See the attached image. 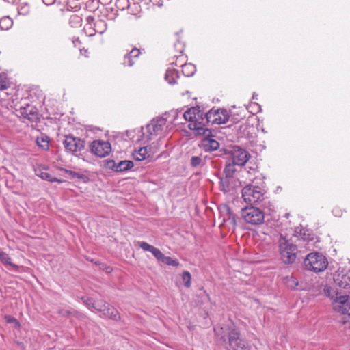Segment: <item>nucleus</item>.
<instances>
[{
	"label": "nucleus",
	"mask_w": 350,
	"mask_h": 350,
	"mask_svg": "<svg viewBox=\"0 0 350 350\" xmlns=\"http://www.w3.org/2000/svg\"><path fill=\"white\" fill-rule=\"evenodd\" d=\"M134 166L133 162L129 160L120 161L117 164V172H124L130 170Z\"/></svg>",
	"instance_id": "obj_25"
},
{
	"label": "nucleus",
	"mask_w": 350,
	"mask_h": 350,
	"mask_svg": "<svg viewBox=\"0 0 350 350\" xmlns=\"http://www.w3.org/2000/svg\"><path fill=\"white\" fill-rule=\"evenodd\" d=\"M107 28V25L105 21L103 19L95 21L93 16H89L86 18L83 29L88 36H92L96 33L103 34Z\"/></svg>",
	"instance_id": "obj_9"
},
{
	"label": "nucleus",
	"mask_w": 350,
	"mask_h": 350,
	"mask_svg": "<svg viewBox=\"0 0 350 350\" xmlns=\"http://www.w3.org/2000/svg\"><path fill=\"white\" fill-rule=\"evenodd\" d=\"M90 151L98 157H105L111 152V144L103 140H94L90 146Z\"/></svg>",
	"instance_id": "obj_12"
},
{
	"label": "nucleus",
	"mask_w": 350,
	"mask_h": 350,
	"mask_svg": "<svg viewBox=\"0 0 350 350\" xmlns=\"http://www.w3.org/2000/svg\"><path fill=\"white\" fill-rule=\"evenodd\" d=\"M332 213L333 214L336 216V217H340L341 216L342 213H341V211L338 209V208H334L332 210Z\"/></svg>",
	"instance_id": "obj_49"
},
{
	"label": "nucleus",
	"mask_w": 350,
	"mask_h": 350,
	"mask_svg": "<svg viewBox=\"0 0 350 350\" xmlns=\"http://www.w3.org/2000/svg\"><path fill=\"white\" fill-rule=\"evenodd\" d=\"M278 248L281 260L286 265L294 263L297 258V245L286 239L282 234L278 239Z\"/></svg>",
	"instance_id": "obj_5"
},
{
	"label": "nucleus",
	"mask_w": 350,
	"mask_h": 350,
	"mask_svg": "<svg viewBox=\"0 0 350 350\" xmlns=\"http://www.w3.org/2000/svg\"><path fill=\"white\" fill-rule=\"evenodd\" d=\"M58 314L62 317H71V316H73V317H75L77 318H79L81 314L77 312V311H75V310L73 309H66V308H61V309H59L58 310Z\"/></svg>",
	"instance_id": "obj_29"
},
{
	"label": "nucleus",
	"mask_w": 350,
	"mask_h": 350,
	"mask_svg": "<svg viewBox=\"0 0 350 350\" xmlns=\"http://www.w3.org/2000/svg\"><path fill=\"white\" fill-rule=\"evenodd\" d=\"M139 245L143 250L151 252L157 260L160 262L162 261V259L165 255L161 252V251L159 249L154 247L153 245H150L149 243L145 241L139 242Z\"/></svg>",
	"instance_id": "obj_20"
},
{
	"label": "nucleus",
	"mask_w": 350,
	"mask_h": 350,
	"mask_svg": "<svg viewBox=\"0 0 350 350\" xmlns=\"http://www.w3.org/2000/svg\"><path fill=\"white\" fill-rule=\"evenodd\" d=\"M4 1H7L8 3H15L18 1V0H4Z\"/></svg>",
	"instance_id": "obj_52"
},
{
	"label": "nucleus",
	"mask_w": 350,
	"mask_h": 350,
	"mask_svg": "<svg viewBox=\"0 0 350 350\" xmlns=\"http://www.w3.org/2000/svg\"><path fill=\"white\" fill-rule=\"evenodd\" d=\"M334 281L336 286L341 288H347L350 287V272L345 273L341 272L336 274Z\"/></svg>",
	"instance_id": "obj_19"
},
{
	"label": "nucleus",
	"mask_w": 350,
	"mask_h": 350,
	"mask_svg": "<svg viewBox=\"0 0 350 350\" xmlns=\"http://www.w3.org/2000/svg\"><path fill=\"white\" fill-rule=\"evenodd\" d=\"M182 279L184 282V285L186 288H189L191 285V275L188 271H185L183 273Z\"/></svg>",
	"instance_id": "obj_39"
},
{
	"label": "nucleus",
	"mask_w": 350,
	"mask_h": 350,
	"mask_svg": "<svg viewBox=\"0 0 350 350\" xmlns=\"http://www.w3.org/2000/svg\"><path fill=\"white\" fill-rule=\"evenodd\" d=\"M107 305H108V304H107L105 301H94V303L92 304V309H94L98 312H100L103 314Z\"/></svg>",
	"instance_id": "obj_35"
},
{
	"label": "nucleus",
	"mask_w": 350,
	"mask_h": 350,
	"mask_svg": "<svg viewBox=\"0 0 350 350\" xmlns=\"http://www.w3.org/2000/svg\"><path fill=\"white\" fill-rule=\"evenodd\" d=\"M82 18L77 14H72L69 18V23L72 27H78L81 25Z\"/></svg>",
	"instance_id": "obj_34"
},
{
	"label": "nucleus",
	"mask_w": 350,
	"mask_h": 350,
	"mask_svg": "<svg viewBox=\"0 0 350 350\" xmlns=\"http://www.w3.org/2000/svg\"><path fill=\"white\" fill-rule=\"evenodd\" d=\"M235 165H237L236 163H234L230 159L226 163L224 173L225 174V177H233V175L236 171Z\"/></svg>",
	"instance_id": "obj_26"
},
{
	"label": "nucleus",
	"mask_w": 350,
	"mask_h": 350,
	"mask_svg": "<svg viewBox=\"0 0 350 350\" xmlns=\"http://www.w3.org/2000/svg\"><path fill=\"white\" fill-rule=\"evenodd\" d=\"M111 271V267H107V272H110Z\"/></svg>",
	"instance_id": "obj_53"
},
{
	"label": "nucleus",
	"mask_w": 350,
	"mask_h": 350,
	"mask_svg": "<svg viewBox=\"0 0 350 350\" xmlns=\"http://www.w3.org/2000/svg\"><path fill=\"white\" fill-rule=\"evenodd\" d=\"M50 137L46 134L41 133L37 137L36 144L42 150L47 151L49 149Z\"/></svg>",
	"instance_id": "obj_22"
},
{
	"label": "nucleus",
	"mask_w": 350,
	"mask_h": 350,
	"mask_svg": "<svg viewBox=\"0 0 350 350\" xmlns=\"http://www.w3.org/2000/svg\"><path fill=\"white\" fill-rule=\"evenodd\" d=\"M179 114L183 116L181 110L180 111H178V110H172V111H171L168 113V115L172 117V118L169 120V122H172L174 121H176L178 119V118L179 116Z\"/></svg>",
	"instance_id": "obj_42"
},
{
	"label": "nucleus",
	"mask_w": 350,
	"mask_h": 350,
	"mask_svg": "<svg viewBox=\"0 0 350 350\" xmlns=\"http://www.w3.org/2000/svg\"><path fill=\"white\" fill-rule=\"evenodd\" d=\"M36 174L38 176L40 177L42 179L44 180H47L51 183L57 182L59 183H62L64 182V180L52 176L51 174H49L46 171L43 170L40 168L36 170Z\"/></svg>",
	"instance_id": "obj_21"
},
{
	"label": "nucleus",
	"mask_w": 350,
	"mask_h": 350,
	"mask_svg": "<svg viewBox=\"0 0 350 350\" xmlns=\"http://www.w3.org/2000/svg\"><path fill=\"white\" fill-rule=\"evenodd\" d=\"M10 87V82L5 73L0 72V90H6Z\"/></svg>",
	"instance_id": "obj_36"
},
{
	"label": "nucleus",
	"mask_w": 350,
	"mask_h": 350,
	"mask_svg": "<svg viewBox=\"0 0 350 350\" xmlns=\"http://www.w3.org/2000/svg\"><path fill=\"white\" fill-rule=\"evenodd\" d=\"M12 25L13 21L9 16H4L0 19V29L1 30H8Z\"/></svg>",
	"instance_id": "obj_32"
},
{
	"label": "nucleus",
	"mask_w": 350,
	"mask_h": 350,
	"mask_svg": "<svg viewBox=\"0 0 350 350\" xmlns=\"http://www.w3.org/2000/svg\"><path fill=\"white\" fill-rule=\"evenodd\" d=\"M5 319L6 321V322L8 323H14L16 325H18V322L17 319L10 315H5Z\"/></svg>",
	"instance_id": "obj_47"
},
{
	"label": "nucleus",
	"mask_w": 350,
	"mask_h": 350,
	"mask_svg": "<svg viewBox=\"0 0 350 350\" xmlns=\"http://www.w3.org/2000/svg\"><path fill=\"white\" fill-rule=\"evenodd\" d=\"M241 216L245 222L252 225L261 224L265 219L264 212L254 206L243 208L241 210Z\"/></svg>",
	"instance_id": "obj_8"
},
{
	"label": "nucleus",
	"mask_w": 350,
	"mask_h": 350,
	"mask_svg": "<svg viewBox=\"0 0 350 350\" xmlns=\"http://www.w3.org/2000/svg\"><path fill=\"white\" fill-rule=\"evenodd\" d=\"M205 126L206 124H225L229 119V114L226 109H211L208 112L204 113Z\"/></svg>",
	"instance_id": "obj_11"
},
{
	"label": "nucleus",
	"mask_w": 350,
	"mask_h": 350,
	"mask_svg": "<svg viewBox=\"0 0 350 350\" xmlns=\"http://www.w3.org/2000/svg\"><path fill=\"white\" fill-rule=\"evenodd\" d=\"M333 308L337 312L350 316V296H336V299L333 301Z\"/></svg>",
	"instance_id": "obj_15"
},
{
	"label": "nucleus",
	"mask_w": 350,
	"mask_h": 350,
	"mask_svg": "<svg viewBox=\"0 0 350 350\" xmlns=\"http://www.w3.org/2000/svg\"><path fill=\"white\" fill-rule=\"evenodd\" d=\"M241 183L234 177H224L220 180V187L222 191L229 193L239 187Z\"/></svg>",
	"instance_id": "obj_18"
},
{
	"label": "nucleus",
	"mask_w": 350,
	"mask_h": 350,
	"mask_svg": "<svg viewBox=\"0 0 350 350\" xmlns=\"http://www.w3.org/2000/svg\"><path fill=\"white\" fill-rule=\"evenodd\" d=\"M167 118L158 117L153 118L146 126L142 127V139L144 142H148L159 135H163L167 128Z\"/></svg>",
	"instance_id": "obj_4"
},
{
	"label": "nucleus",
	"mask_w": 350,
	"mask_h": 350,
	"mask_svg": "<svg viewBox=\"0 0 350 350\" xmlns=\"http://www.w3.org/2000/svg\"><path fill=\"white\" fill-rule=\"evenodd\" d=\"M140 51L137 49H133L129 53L126 54L127 56H129V59L132 62H135V59L137 58L140 55Z\"/></svg>",
	"instance_id": "obj_40"
},
{
	"label": "nucleus",
	"mask_w": 350,
	"mask_h": 350,
	"mask_svg": "<svg viewBox=\"0 0 350 350\" xmlns=\"http://www.w3.org/2000/svg\"><path fill=\"white\" fill-rule=\"evenodd\" d=\"M250 158V153L238 146H234L230 152V160L237 165L243 166Z\"/></svg>",
	"instance_id": "obj_14"
},
{
	"label": "nucleus",
	"mask_w": 350,
	"mask_h": 350,
	"mask_svg": "<svg viewBox=\"0 0 350 350\" xmlns=\"http://www.w3.org/2000/svg\"><path fill=\"white\" fill-rule=\"evenodd\" d=\"M323 294L330 298V299L334 301L336 299V296H339L338 292L335 290L334 288H332L328 285H325L323 288Z\"/></svg>",
	"instance_id": "obj_31"
},
{
	"label": "nucleus",
	"mask_w": 350,
	"mask_h": 350,
	"mask_svg": "<svg viewBox=\"0 0 350 350\" xmlns=\"http://www.w3.org/2000/svg\"><path fill=\"white\" fill-rule=\"evenodd\" d=\"M85 141L72 135H67L63 142V145L68 152L75 154L81 152L85 148Z\"/></svg>",
	"instance_id": "obj_13"
},
{
	"label": "nucleus",
	"mask_w": 350,
	"mask_h": 350,
	"mask_svg": "<svg viewBox=\"0 0 350 350\" xmlns=\"http://www.w3.org/2000/svg\"><path fill=\"white\" fill-rule=\"evenodd\" d=\"M206 130H207V131H206V134H203L204 138L201 141V147L205 152L215 151L219 148V144L213 138V136L210 129L206 127Z\"/></svg>",
	"instance_id": "obj_16"
},
{
	"label": "nucleus",
	"mask_w": 350,
	"mask_h": 350,
	"mask_svg": "<svg viewBox=\"0 0 350 350\" xmlns=\"http://www.w3.org/2000/svg\"><path fill=\"white\" fill-rule=\"evenodd\" d=\"M161 262L172 267H178L179 265V262L176 258L165 256L163 258Z\"/></svg>",
	"instance_id": "obj_37"
},
{
	"label": "nucleus",
	"mask_w": 350,
	"mask_h": 350,
	"mask_svg": "<svg viewBox=\"0 0 350 350\" xmlns=\"http://www.w3.org/2000/svg\"><path fill=\"white\" fill-rule=\"evenodd\" d=\"M0 261L4 264L8 265L14 269H18V266L12 262L11 258L5 252L0 250Z\"/></svg>",
	"instance_id": "obj_30"
},
{
	"label": "nucleus",
	"mask_w": 350,
	"mask_h": 350,
	"mask_svg": "<svg viewBox=\"0 0 350 350\" xmlns=\"http://www.w3.org/2000/svg\"><path fill=\"white\" fill-rule=\"evenodd\" d=\"M134 64H135V62H132L129 59V56H127L126 55H124L123 62H122V64L124 66L131 67V66H133Z\"/></svg>",
	"instance_id": "obj_45"
},
{
	"label": "nucleus",
	"mask_w": 350,
	"mask_h": 350,
	"mask_svg": "<svg viewBox=\"0 0 350 350\" xmlns=\"http://www.w3.org/2000/svg\"><path fill=\"white\" fill-rule=\"evenodd\" d=\"M221 216L223 217V221L232 228L237 226L236 215L232 212L230 207L226 204L221 205L219 207Z\"/></svg>",
	"instance_id": "obj_17"
},
{
	"label": "nucleus",
	"mask_w": 350,
	"mask_h": 350,
	"mask_svg": "<svg viewBox=\"0 0 350 350\" xmlns=\"http://www.w3.org/2000/svg\"><path fill=\"white\" fill-rule=\"evenodd\" d=\"M18 12L21 15H27L29 12V5L27 3L21 5L18 8Z\"/></svg>",
	"instance_id": "obj_41"
},
{
	"label": "nucleus",
	"mask_w": 350,
	"mask_h": 350,
	"mask_svg": "<svg viewBox=\"0 0 350 350\" xmlns=\"http://www.w3.org/2000/svg\"><path fill=\"white\" fill-rule=\"evenodd\" d=\"M182 67V72L186 77H191L196 72V66L192 64H184L180 65Z\"/></svg>",
	"instance_id": "obj_27"
},
{
	"label": "nucleus",
	"mask_w": 350,
	"mask_h": 350,
	"mask_svg": "<svg viewBox=\"0 0 350 350\" xmlns=\"http://www.w3.org/2000/svg\"><path fill=\"white\" fill-rule=\"evenodd\" d=\"M247 167L249 168V170L247 171L249 173H251L250 170L252 171L253 172H255L257 170V166L255 164H254L253 166H248Z\"/></svg>",
	"instance_id": "obj_51"
},
{
	"label": "nucleus",
	"mask_w": 350,
	"mask_h": 350,
	"mask_svg": "<svg viewBox=\"0 0 350 350\" xmlns=\"http://www.w3.org/2000/svg\"><path fill=\"white\" fill-rule=\"evenodd\" d=\"M63 171L65 172L67 174H68L71 178H81L82 177V175L72 170H68L66 169H62Z\"/></svg>",
	"instance_id": "obj_43"
},
{
	"label": "nucleus",
	"mask_w": 350,
	"mask_h": 350,
	"mask_svg": "<svg viewBox=\"0 0 350 350\" xmlns=\"http://www.w3.org/2000/svg\"><path fill=\"white\" fill-rule=\"evenodd\" d=\"M204 165V160L200 156H192L190 160V165L193 168L202 167Z\"/></svg>",
	"instance_id": "obj_33"
},
{
	"label": "nucleus",
	"mask_w": 350,
	"mask_h": 350,
	"mask_svg": "<svg viewBox=\"0 0 350 350\" xmlns=\"http://www.w3.org/2000/svg\"><path fill=\"white\" fill-rule=\"evenodd\" d=\"M115 5L118 10L122 11L129 7L130 2L129 0H116Z\"/></svg>",
	"instance_id": "obj_38"
},
{
	"label": "nucleus",
	"mask_w": 350,
	"mask_h": 350,
	"mask_svg": "<svg viewBox=\"0 0 350 350\" xmlns=\"http://www.w3.org/2000/svg\"><path fill=\"white\" fill-rule=\"evenodd\" d=\"M287 284L289 286L294 287L297 286L298 282L295 278L291 277L289 278H287Z\"/></svg>",
	"instance_id": "obj_46"
},
{
	"label": "nucleus",
	"mask_w": 350,
	"mask_h": 350,
	"mask_svg": "<svg viewBox=\"0 0 350 350\" xmlns=\"http://www.w3.org/2000/svg\"><path fill=\"white\" fill-rule=\"evenodd\" d=\"M185 120L188 121V128L196 131L197 134H206L204 113L199 107H191L183 113Z\"/></svg>",
	"instance_id": "obj_3"
},
{
	"label": "nucleus",
	"mask_w": 350,
	"mask_h": 350,
	"mask_svg": "<svg viewBox=\"0 0 350 350\" xmlns=\"http://www.w3.org/2000/svg\"><path fill=\"white\" fill-rule=\"evenodd\" d=\"M179 77L178 70L174 68H168L166 71L165 79L170 85L176 83V79Z\"/></svg>",
	"instance_id": "obj_24"
},
{
	"label": "nucleus",
	"mask_w": 350,
	"mask_h": 350,
	"mask_svg": "<svg viewBox=\"0 0 350 350\" xmlns=\"http://www.w3.org/2000/svg\"><path fill=\"white\" fill-rule=\"evenodd\" d=\"M117 164L114 160H109L106 163V167L117 172Z\"/></svg>",
	"instance_id": "obj_44"
},
{
	"label": "nucleus",
	"mask_w": 350,
	"mask_h": 350,
	"mask_svg": "<svg viewBox=\"0 0 350 350\" xmlns=\"http://www.w3.org/2000/svg\"><path fill=\"white\" fill-rule=\"evenodd\" d=\"M103 317L109 318L115 321H118L120 319V316L118 310L113 306L108 304L104 310L103 314Z\"/></svg>",
	"instance_id": "obj_23"
},
{
	"label": "nucleus",
	"mask_w": 350,
	"mask_h": 350,
	"mask_svg": "<svg viewBox=\"0 0 350 350\" xmlns=\"http://www.w3.org/2000/svg\"><path fill=\"white\" fill-rule=\"evenodd\" d=\"M242 198L249 204L260 203L265 199V182L261 177H256L251 184L242 189Z\"/></svg>",
	"instance_id": "obj_2"
},
{
	"label": "nucleus",
	"mask_w": 350,
	"mask_h": 350,
	"mask_svg": "<svg viewBox=\"0 0 350 350\" xmlns=\"http://www.w3.org/2000/svg\"><path fill=\"white\" fill-rule=\"evenodd\" d=\"M16 115L21 118L28 120L31 122H36L39 119V111L38 108L27 100H21L14 107Z\"/></svg>",
	"instance_id": "obj_7"
},
{
	"label": "nucleus",
	"mask_w": 350,
	"mask_h": 350,
	"mask_svg": "<svg viewBox=\"0 0 350 350\" xmlns=\"http://www.w3.org/2000/svg\"><path fill=\"white\" fill-rule=\"evenodd\" d=\"M83 303L88 306V308L90 310H92V304L94 303L91 299H85L82 298Z\"/></svg>",
	"instance_id": "obj_48"
},
{
	"label": "nucleus",
	"mask_w": 350,
	"mask_h": 350,
	"mask_svg": "<svg viewBox=\"0 0 350 350\" xmlns=\"http://www.w3.org/2000/svg\"><path fill=\"white\" fill-rule=\"evenodd\" d=\"M295 232L296 234H299L300 237L304 241H310L312 239V234L309 230H306L304 228H300L299 227L296 228L295 230Z\"/></svg>",
	"instance_id": "obj_28"
},
{
	"label": "nucleus",
	"mask_w": 350,
	"mask_h": 350,
	"mask_svg": "<svg viewBox=\"0 0 350 350\" xmlns=\"http://www.w3.org/2000/svg\"><path fill=\"white\" fill-rule=\"evenodd\" d=\"M159 149V147L157 145L142 147L133 153V157L135 161H145V163H148L154 160V154L157 153Z\"/></svg>",
	"instance_id": "obj_10"
},
{
	"label": "nucleus",
	"mask_w": 350,
	"mask_h": 350,
	"mask_svg": "<svg viewBox=\"0 0 350 350\" xmlns=\"http://www.w3.org/2000/svg\"><path fill=\"white\" fill-rule=\"evenodd\" d=\"M214 332L217 338L224 342L228 350H251V346L240 337L239 331L234 327H217Z\"/></svg>",
	"instance_id": "obj_1"
},
{
	"label": "nucleus",
	"mask_w": 350,
	"mask_h": 350,
	"mask_svg": "<svg viewBox=\"0 0 350 350\" xmlns=\"http://www.w3.org/2000/svg\"><path fill=\"white\" fill-rule=\"evenodd\" d=\"M42 2L46 5H50L53 4L55 0H42Z\"/></svg>",
	"instance_id": "obj_50"
},
{
	"label": "nucleus",
	"mask_w": 350,
	"mask_h": 350,
	"mask_svg": "<svg viewBox=\"0 0 350 350\" xmlns=\"http://www.w3.org/2000/svg\"><path fill=\"white\" fill-rule=\"evenodd\" d=\"M304 263L306 269L314 272H322L328 265L326 257L317 252L308 254Z\"/></svg>",
	"instance_id": "obj_6"
}]
</instances>
